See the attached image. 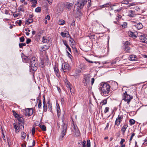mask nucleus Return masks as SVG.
Segmentation results:
<instances>
[{"label":"nucleus","instance_id":"nucleus-48","mask_svg":"<svg viewBox=\"0 0 147 147\" xmlns=\"http://www.w3.org/2000/svg\"><path fill=\"white\" fill-rule=\"evenodd\" d=\"M65 23V21L63 20H61V22H59V24L60 25H63Z\"/></svg>","mask_w":147,"mask_h":147},{"label":"nucleus","instance_id":"nucleus-63","mask_svg":"<svg viewBox=\"0 0 147 147\" xmlns=\"http://www.w3.org/2000/svg\"><path fill=\"white\" fill-rule=\"evenodd\" d=\"M130 44V42H129L128 41H126L125 42V46H128V45H129Z\"/></svg>","mask_w":147,"mask_h":147},{"label":"nucleus","instance_id":"nucleus-17","mask_svg":"<svg viewBox=\"0 0 147 147\" xmlns=\"http://www.w3.org/2000/svg\"><path fill=\"white\" fill-rule=\"evenodd\" d=\"M73 5V4L72 3H67L65 5V7L69 10L71 9Z\"/></svg>","mask_w":147,"mask_h":147},{"label":"nucleus","instance_id":"nucleus-5","mask_svg":"<svg viewBox=\"0 0 147 147\" xmlns=\"http://www.w3.org/2000/svg\"><path fill=\"white\" fill-rule=\"evenodd\" d=\"M123 96L124 98L123 100L125 102H127V104L129 105L131 100L133 98V96L127 94L126 91L123 93Z\"/></svg>","mask_w":147,"mask_h":147},{"label":"nucleus","instance_id":"nucleus-61","mask_svg":"<svg viewBox=\"0 0 147 147\" xmlns=\"http://www.w3.org/2000/svg\"><path fill=\"white\" fill-rule=\"evenodd\" d=\"M61 35L63 37H64L65 36V34L63 32H61Z\"/></svg>","mask_w":147,"mask_h":147},{"label":"nucleus","instance_id":"nucleus-64","mask_svg":"<svg viewBox=\"0 0 147 147\" xmlns=\"http://www.w3.org/2000/svg\"><path fill=\"white\" fill-rule=\"evenodd\" d=\"M31 40L29 38H28L26 41V43L28 44L31 42Z\"/></svg>","mask_w":147,"mask_h":147},{"label":"nucleus","instance_id":"nucleus-46","mask_svg":"<svg viewBox=\"0 0 147 147\" xmlns=\"http://www.w3.org/2000/svg\"><path fill=\"white\" fill-rule=\"evenodd\" d=\"M20 41L21 42H23L24 41V36H22L20 38Z\"/></svg>","mask_w":147,"mask_h":147},{"label":"nucleus","instance_id":"nucleus-19","mask_svg":"<svg viewBox=\"0 0 147 147\" xmlns=\"http://www.w3.org/2000/svg\"><path fill=\"white\" fill-rule=\"evenodd\" d=\"M121 15L119 14L118 13L115 19L117 20V21H114V22L115 24H117L118 23V21L121 18Z\"/></svg>","mask_w":147,"mask_h":147},{"label":"nucleus","instance_id":"nucleus-29","mask_svg":"<svg viewBox=\"0 0 147 147\" xmlns=\"http://www.w3.org/2000/svg\"><path fill=\"white\" fill-rule=\"evenodd\" d=\"M136 58V56L135 55H131L129 57V60L131 61L135 60V59Z\"/></svg>","mask_w":147,"mask_h":147},{"label":"nucleus","instance_id":"nucleus-40","mask_svg":"<svg viewBox=\"0 0 147 147\" xmlns=\"http://www.w3.org/2000/svg\"><path fill=\"white\" fill-rule=\"evenodd\" d=\"M86 146L87 147H90V140H87L86 141Z\"/></svg>","mask_w":147,"mask_h":147},{"label":"nucleus","instance_id":"nucleus-50","mask_svg":"<svg viewBox=\"0 0 147 147\" xmlns=\"http://www.w3.org/2000/svg\"><path fill=\"white\" fill-rule=\"evenodd\" d=\"M42 104H41V101L40 100L39 101L38 103V107L39 108H40Z\"/></svg>","mask_w":147,"mask_h":147},{"label":"nucleus","instance_id":"nucleus-25","mask_svg":"<svg viewBox=\"0 0 147 147\" xmlns=\"http://www.w3.org/2000/svg\"><path fill=\"white\" fill-rule=\"evenodd\" d=\"M12 112L13 113V115L14 116V117L17 119L20 117L21 116V115L19 114H18L15 111H12Z\"/></svg>","mask_w":147,"mask_h":147},{"label":"nucleus","instance_id":"nucleus-9","mask_svg":"<svg viewBox=\"0 0 147 147\" xmlns=\"http://www.w3.org/2000/svg\"><path fill=\"white\" fill-rule=\"evenodd\" d=\"M73 131L75 134V136L78 137L80 136V131L76 125H75L74 124H73Z\"/></svg>","mask_w":147,"mask_h":147},{"label":"nucleus","instance_id":"nucleus-58","mask_svg":"<svg viewBox=\"0 0 147 147\" xmlns=\"http://www.w3.org/2000/svg\"><path fill=\"white\" fill-rule=\"evenodd\" d=\"M94 78H93L91 79V85H93V84L94 83Z\"/></svg>","mask_w":147,"mask_h":147},{"label":"nucleus","instance_id":"nucleus-47","mask_svg":"<svg viewBox=\"0 0 147 147\" xmlns=\"http://www.w3.org/2000/svg\"><path fill=\"white\" fill-rule=\"evenodd\" d=\"M120 110V105H119L118 106H117V107H115V109L114 110Z\"/></svg>","mask_w":147,"mask_h":147},{"label":"nucleus","instance_id":"nucleus-38","mask_svg":"<svg viewBox=\"0 0 147 147\" xmlns=\"http://www.w3.org/2000/svg\"><path fill=\"white\" fill-rule=\"evenodd\" d=\"M49 47V46L47 45H45L44 46V47L42 49V50L43 51H45L47 49H48Z\"/></svg>","mask_w":147,"mask_h":147},{"label":"nucleus","instance_id":"nucleus-16","mask_svg":"<svg viewBox=\"0 0 147 147\" xmlns=\"http://www.w3.org/2000/svg\"><path fill=\"white\" fill-rule=\"evenodd\" d=\"M22 57L23 61L24 63H28V59H30L29 57L26 56L24 55L22 56Z\"/></svg>","mask_w":147,"mask_h":147},{"label":"nucleus","instance_id":"nucleus-31","mask_svg":"<svg viewBox=\"0 0 147 147\" xmlns=\"http://www.w3.org/2000/svg\"><path fill=\"white\" fill-rule=\"evenodd\" d=\"M130 48L128 46H125V51L127 52H130Z\"/></svg>","mask_w":147,"mask_h":147},{"label":"nucleus","instance_id":"nucleus-3","mask_svg":"<svg viewBox=\"0 0 147 147\" xmlns=\"http://www.w3.org/2000/svg\"><path fill=\"white\" fill-rule=\"evenodd\" d=\"M38 61L35 57H32L30 63V68L33 71H36L37 69Z\"/></svg>","mask_w":147,"mask_h":147},{"label":"nucleus","instance_id":"nucleus-24","mask_svg":"<svg viewBox=\"0 0 147 147\" xmlns=\"http://www.w3.org/2000/svg\"><path fill=\"white\" fill-rule=\"evenodd\" d=\"M122 121V120H119L118 119L116 118L115 122V125H117V126H119Z\"/></svg>","mask_w":147,"mask_h":147},{"label":"nucleus","instance_id":"nucleus-62","mask_svg":"<svg viewBox=\"0 0 147 147\" xmlns=\"http://www.w3.org/2000/svg\"><path fill=\"white\" fill-rule=\"evenodd\" d=\"M109 123H107V124L106 126V127H105V130L108 129L109 127Z\"/></svg>","mask_w":147,"mask_h":147},{"label":"nucleus","instance_id":"nucleus-33","mask_svg":"<svg viewBox=\"0 0 147 147\" xmlns=\"http://www.w3.org/2000/svg\"><path fill=\"white\" fill-rule=\"evenodd\" d=\"M123 116V115L121 114V113H120V114L119 115L118 117L117 118L119 120H122Z\"/></svg>","mask_w":147,"mask_h":147},{"label":"nucleus","instance_id":"nucleus-42","mask_svg":"<svg viewBox=\"0 0 147 147\" xmlns=\"http://www.w3.org/2000/svg\"><path fill=\"white\" fill-rule=\"evenodd\" d=\"M129 123L131 125H134L135 123V121L133 119H131L129 120Z\"/></svg>","mask_w":147,"mask_h":147},{"label":"nucleus","instance_id":"nucleus-21","mask_svg":"<svg viewBox=\"0 0 147 147\" xmlns=\"http://www.w3.org/2000/svg\"><path fill=\"white\" fill-rule=\"evenodd\" d=\"M13 125L16 133H18L20 131L18 126L17 125L16 123H14Z\"/></svg>","mask_w":147,"mask_h":147},{"label":"nucleus","instance_id":"nucleus-2","mask_svg":"<svg viewBox=\"0 0 147 147\" xmlns=\"http://www.w3.org/2000/svg\"><path fill=\"white\" fill-rule=\"evenodd\" d=\"M110 87L111 86L107 83H101L99 88L100 90L101 94L104 96H108Z\"/></svg>","mask_w":147,"mask_h":147},{"label":"nucleus","instance_id":"nucleus-44","mask_svg":"<svg viewBox=\"0 0 147 147\" xmlns=\"http://www.w3.org/2000/svg\"><path fill=\"white\" fill-rule=\"evenodd\" d=\"M19 45L20 48H22L23 46H25L26 45V44L25 43H20Z\"/></svg>","mask_w":147,"mask_h":147},{"label":"nucleus","instance_id":"nucleus-32","mask_svg":"<svg viewBox=\"0 0 147 147\" xmlns=\"http://www.w3.org/2000/svg\"><path fill=\"white\" fill-rule=\"evenodd\" d=\"M30 1H31L33 4L32 5V7H35V5H36L37 3V1L36 0H30Z\"/></svg>","mask_w":147,"mask_h":147},{"label":"nucleus","instance_id":"nucleus-15","mask_svg":"<svg viewBox=\"0 0 147 147\" xmlns=\"http://www.w3.org/2000/svg\"><path fill=\"white\" fill-rule=\"evenodd\" d=\"M136 14L134 11L130 10L128 12V16L131 17H134L136 16Z\"/></svg>","mask_w":147,"mask_h":147},{"label":"nucleus","instance_id":"nucleus-12","mask_svg":"<svg viewBox=\"0 0 147 147\" xmlns=\"http://www.w3.org/2000/svg\"><path fill=\"white\" fill-rule=\"evenodd\" d=\"M111 87L112 89L114 90H116L118 87V84L116 82L114 81H112L111 82Z\"/></svg>","mask_w":147,"mask_h":147},{"label":"nucleus","instance_id":"nucleus-14","mask_svg":"<svg viewBox=\"0 0 147 147\" xmlns=\"http://www.w3.org/2000/svg\"><path fill=\"white\" fill-rule=\"evenodd\" d=\"M140 39L141 42L147 43V38H146L144 35H142L140 36Z\"/></svg>","mask_w":147,"mask_h":147},{"label":"nucleus","instance_id":"nucleus-4","mask_svg":"<svg viewBox=\"0 0 147 147\" xmlns=\"http://www.w3.org/2000/svg\"><path fill=\"white\" fill-rule=\"evenodd\" d=\"M63 124L61 125L62 131L61 132V135L60 136L59 139L60 140H63L64 136H65L66 133L67 128V125L63 123Z\"/></svg>","mask_w":147,"mask_h":147},{"label":"nucleus","instance_id":"nucleus-41","mask_svg":"<svg viewBox=\"0 0 147 147\" xmlns=\"http://www.w3.org/2000/svg\"><path fill=\"white\" fill-rule=\"evenodd\" d=\"M40 128L43 131H46V126L44 125H42Z\"/></svg>","mask_w":147,"mask_h":147},{"label":"nucleus","instance_id":"nucleus-49","mask_svg":"<svg viewBox=\"0 0 147 147\" xmlns=\"http://www.w3.org/2000/svg\"><path fill=\"white\" fill-rule=\"evenodd\" d=\"M35 128L34 127H33L32 129V133L33 135L35 133Z\"/></svg>","mask_w":147,"mask_h":147},{"label":"nucleus","instance_id":"nucleus-18","mask_svg":"<svg viewBox=\"0 0 147 147\" xmlns=\"http://www.w3.org/2000/svg\"><path fill=\"white\" fill-rule=\"evenodd\" d=\"M127 127V124L125 123V124L122 127L121 131L122 132L123 134H124Z\"/></svg>","mask_w":147,"mask_h":147},{"label":"nucleus","instance_id":"nucleus-27","mask_svg":"<svg viewBox=\"0 0 147 147\" xmlns=\"http://www.w3.org/2000/svg\"><path fill=\"white\" fill-rule=\"evenodd\" d=\"M7 142L8 144V147H10V146L11 145L12 143V141L11 139L8 137L7 140Z\"/></svg>","mask_w":147,"mask_h":147},{"label":"nucleus","instance_id":"nucleus-43","mask_svg":"<svg viewBox=\"0 0 147 147\" xmlns=\"http://www.w3.org/2000/svg\"><path fill=\"white\" fill-rule=\"evenodd\" d=\"M48 109L49 110H52V104H50L49 102L48 103Z\"/></svg>","mask_w":147,"mask_h":147},{"label":"nucleus","instance_id":"nucleus-53","mask_svg":"<svg viewBox=\"0 0 147 147\" xmlns=\"http://www.w3.org/2000/svg\"><path fill=\"white\" fill-rule=\"evenodd\" d=\"M2 138H3V140H6V138L5 137V135L4 134L3 132H2Z\"/></svg>","mask_w":147,"mask_h":147},{"label":"nucleus","instance_id":"nucleus-13","mask_svg":"<svg viewBox=\"0 0 147 147\" xmlns=\"http://www.w3.org/2000/svg\"><path fill=\"white\" fill-rule=\"evenodd\" d=\"M55 74L56 75L57 77L59 78L60 77L59 71L57 66L55 65L53 68Z\"/></svg>","mask_w":147,"mask_h":147},{"label":"nucleus","instance_id":"nucleus-55","mask_svg":"<svg viewBox=\"0 0 147 147\" xmlns=\"http://www.w3.org/2000/svg\"><path fill=\"white\" fill-rule=\"evenodd\" d=\"M89 38L92 40L94 39V35H92L89 36Z\"/></svg>","mask_w":147,"mask_h":147},{"label":"nucleus","instance_id":"nucleus-10","mask_svg":"<svg viewBox=\"0 0 147 147\" xmlns=\"http://www.w3.org/2000/svg\"><path fill=\"white\" fill-rule=\"evenodd\" d=\"M90 77L88 75H85L83 82L85 86H86L89 82Z\"/></svg>","mask_w":147,"mask_h":147},{"label":"nucleus","instance_id":"nucleus-37","mask_svg":"<svg viewBox=\"0 0 147 147\" xmlns=\"http://www.w3.org/2000/svg\"><path fill=\"white\" fill-rule=\"evenodd\" d=\"M41 11V8L40 7H38L36 8L35 9L36 12L38 13L40 12Z\"/></svg>","mask_w":147,"mask_h":147},{"label":"nucleus","instance_id":"nucleus-30","mask_svg":"<svg viewBox=\"0 0 147 147\" xmlns=\"http://www.w3.org/2000/svg\"><path fill=\"white\" fill-rule=\"evenodd\" d=\"M26 136V134L24 131L21 133V138L22 140L25 139Z\"/></svg>","mask_w":147,"mask_h":147},{"label":"nucleus","instance_id":"nucleus-6","mask_svg":"<svg viewBox=\"0 0 147 147\" xmlns=\"http://www.w3.org/2000/svg\"><path fill=\"white\" fill-rule=\"evenodd\" d=\"M131 22L133 24V28L134 29L139 30L142 29L143 27L142 23L139 22H137L134 21H131Z\"/></svg>","mask_w":147,"mask_h":147},{"label":"nucleus","instance_id":"nucleus-36","mask_svg":"<svg viewBox=\"0 0 147 147\" xmlns=\"http://www.w3.org/2000/svg\"><path fill=\"white\" fill-rule=\"evenodd\" d=\"M121 26L123 28H125L127 27V23L126 22H123V24H122Z\"/></svg>","mask_w":147,"mask_h":147},{"label":"nucleus","instance_id":"nucleus-11","mask_svg":"<svg viewBox=\"0 0 147 147\" xmlns=\"http://www.w3.org/2000/svg\"><path fill=\"white\" fill-rule=\"evenodd\" d=\"M116 8H118V9H115L114 11L115 13L119 12L121 11L122 9V7H121L118 4L115 5H113V9H115Z\"/></svg>","mask_w":147,"mask_h":147},{"label":"nucleus","instance_id":"nucleus-22","mask_svg":"<svg viewBox=\"0 0 147 147\" xmlns=\"http://www.w3.org/2000/svg\"><path fill=\"white\" fill-rule=\"evenodd\" d=\"M49 41V38L46 36H44L42 38V42L43 43L48 42Z\"/></svg>","mask_w":147,"mask_h":147},{"label":"nucleus","instance_id":"nucleus-60","mask_svg":"<svg viewBox=\"0 0 147 147\" xmlns=\"http://www.w3.org/2000/svg\"><path fill=\"white\" fill-rule=\"evenodd\" d=\"M66 49H67L68 51H70V52H71V49L69 46H68V45L66 46Z\"/></svg>","mask_w":147,"mask_h":147},{"label":"nucleus","instance_id":"nucleus-7","mask_svg":"<svg viewBox=\"0 0 147 147\" xmlns=\"http://www.w3.org/2000/svg\"><path fill=\"white\" fill-rule=\"evenodd\" d=\"M69 65L66 62H65L62 63L61 66V71L64 73L68 71L70 69Z\"/></svg>","mask_w":147,"mask_h":147},{"label":"nucleus","instance_id":"nucleus-1","mask_svg":"<svg viewBox=\"0 0 147 147\" xmlns=\"http://www.w3.org/2000/svg\"><path fill=\"white\" fill-rule=\"evenodd\" d=\"M87 1V0H79L77 3L75 4L74 12L76 14V16L78 17L81 16V9L83 8L84 5L86 4Z\"/></svg>","mask_w":147,"mask_h":147},{"label":"nucleus","instance_id":"nucleus-56","mask_svg":"<svg viewBox=\"0 0 147 147\" xmlns=\"http://www.w3.org/2000/svg\"><path fill=\"white\" fill-rule=\"evenodd\" d=\"M13 15L14 17H17L19 15V13H14L13 14Z\"/></svg>","mask_w":147,"mask_h":147},{"label":"nucleus","instance_id":"nucleus-39","mask_svg":"<svg viewBox=\"0 0 147 147\" xmlns=\"http://www.w3.org/2000/svg\"><path fill=\"white\" fill-rule=\"evenodd\" d=\"M131 136L130 137V138L129 139V142L130 143L131 142V140H132L133 137L135 135V133H134L132 132L131 133Z\"/></svg>","mask_w":147,"mask_h":147},{"label":"nucleus","instance_id":"nucleus-34","mask_svg":"<svg viewBox=\"0 0 147 147\" xmlns=\"http://www.w3.org/2000/svg\"><path fill=\"white\" fill-rule=\"evenodd\" d=\"M129 3V0H123L121 2L122 4H127Z\"/></svg>","mask_w":147,"mask_h":147},{"label":"nucleus","instance_id":"nucleus-8","mask_svg":"<svg viewBox=\"0 0 147 147\" xmlns=\"http://www.w3.org/2000/svg\"><path fill=\"white\" fill-rule=\"evenodd\" d=\"M18 121V125L19 127L21 129L22 128L23 129H24V119L21 115V116L20 117L18 118L17 119Z\"/></svg>","mask_w":147,"mask_h":147},{"label":"nucleus","instance_id":"nucleus-54","mask_svg":"<svg viewBox=\"0 0 147 147\" xmlns=\"http://www.w3.org/2000/svg\"><path fill=\"white\" fill-rule=\"evenodd\" d=\"M17 23L19 24V26H21L22 24V20H19L17 21Z\"/></svg>","mask_w":147,"mask_h":147},{"label":"nucleus","instance_id":"nucleus-28","mask_svg":"<svg viewBox=\"0 0 147 147\" xmlns=\"http://www.w3.org/2000/svg\"><path fill=\"white\" fill-rule=\"evenodd\" d=\"M129 34L131 37H137V32H132L130 31L129 32Z\"/></svg>","mask_w":147,"mask_h":147},{"label":"nucleus","instance_id":"nucleus-59","mask_svg":"<svg viewBox=\"0 0 147 147\" xmlns=\"http://www.w3.org/2000/svg\"><path fill=\"white\" fill-rule=\"evenodd\" d=\"M107 100L106 99H104L103 100L102 104L103 105H105L107 103Z\"/></svg>","mask_w":147,"mask_h":147},{"label":"nucleus","instance_id":"nucleus-23","mask_svg":"<svg viewBox=\"0 0 147 147\" xmlns=\"http://www.w3.org/2000/svg\"><path fill=\"white\" fill-rule=\"evenodd\" d=\"M33 17V16H31V17L28 19V20H27L25 23L28 25L30 23H32L33 22V20L32 19V18Z\"/></svg>","mask_w":147,"mask_h":147},{"label":"nucleus","instance_id":"nucleus-35","mask_svg":"<svg viewBox=\"0 0 147 147\" xmlns=\"http://www.w3.org/2000/svg\"><path fill=\"white\" fill-rule=\"evenodd\" d=\"M129 115L131 116H134L136 114V112L135 111H130L129 113Z\"/></svg>","mask_w":147,"mask_h":147},{"label":"nucleus","instance_id":"nucleus-45","mask_svg":"<svg viewBox=\"0 0 147 147\" xmlns=\"http://www.w3.org/2000/svg\"><path fill=\"white\" fill-rule=\"evenodd\" d=\"M86 141L85 140H83L82 143V147H86Z\"/></svg>","mask_w":147,"mask_h":147},{"label":"nucleus","instance_id":"nucleus-26","mask_svg":"<svg viewBox=\"0 0 147 147\" xmlns=\"http://www.w3.org/2000/svg\"><path fill=\"white\" fill-rule=\"evenodd\" d=\"M43 110H47V106H45V100L44 96H43Z\"/></svg>","mask_w":147,"mask_h":147},{"label":"nucleus","instance_id":"nucleus-20","mask_svg":"<svg viewBox=\"0 0 147 147\" xmlns=\"http://www.w3.org/2000/svg\"><path fill=\"white\" fill-rule=\"evenodd\" d=\"M33 113V111H25V114L27 116H30Z\"/></svg>","mask_w":147,"mask_h":147},{"label":"nucleus","instance_id":"nucleus-52","mask_svg":"<svg viewBox=\"0 0 147 147\" xmlns=\"http://www.w3.org/2000/svg\"><path fill=\"white\" fill-rule=\"evenodd\" d=\"M57 110H60V107L59 104L58 103H56Z\"/></svg>","mask_w":147,"mask_h":147},{"label":"nucleus","instance_id":"nucleus-57","mask_svg":"<svg viewBox=\"0 0 147 147\" xmlns=\"http://www.w3.org/2000/svg\"><path fill=\"white\" fill-rule=\"evenodd\" d=\"M57 111V112L58 116L59 117V116H60L61 115V111Z\"/></svg>","mask_w":147,"mask_h":147},{"label":"nucleus","instance_id":"nucleus-51","mask_svg":"<svg viewBox=\"0 0 147 147\" xmlns=\"http://www.w3.org/2000/svg\"><path fill=\"white\" fill-rule=\"evenodd\" d=\"M125 142V140L124 139H121V140L120 142V144H123V143Z\"/></svg>","mask_w":147,"mask_h":147}]
</instances>
